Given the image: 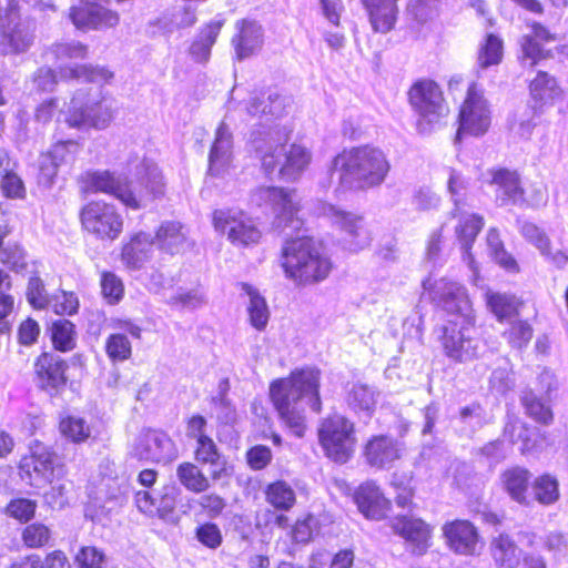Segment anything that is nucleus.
<instances>
[{
    "label": "nucleus",
    "mask_w": 568,
    "mask_h": 568,
    "mask_svg": "<svg viewBox=\"0 0 568 568\" xmlns=\"http://www.w3.org/2000/svg\"><path fill=\"white\" fill-rule=\"evenodd\" d=\"M320 374L314 367H304L270 385V397L275 409L285 426L297 437H303L306 428L304 403L315 413L321 412Z\"/></svg>",
    "instance_id": "obj_1"
},
{
    "label": "nucleus",
    "mask_w": 568,
    "mask_h": 568,
    "mask_svg": "<svg viewBox=\"0 0 568 568\" xmlns=\"http://www.w3.org/2000/svg\"><path fill=\"white\" fill-rule=\"evenodd\" d=\"M136 181H128L109 171L90 175V185L98 192L111 194L131 210H141L165 194V181L159 166L143 159L135 165Z\"/></svg>",
    "instance_id": "obj_2"
},
{
    "label": "nucleus",
    "mask_w": 568,
    "mask_h": 568,
    "mask_svg": "<svg viewBox=\"0 0 568 568\" xmlns=\"http://www.w3.org/2000/svg\"><path fill=\"white\" fill-rule=\"evenodd\" d=\"M282 267L285 276L295 285L311 286L328 277L333 262L320 242L310 236H301L284 242Z\"/></svg>",
    "instance_id": "obj_3"
},
{
    "label": "nucleus",
    "mask_w": 568,
    "mask_h": 568,
    "mask_svg": "<svg viewBox=\"0 0 568 568\" xmlns=\"http://www.w3.org/2000/svg\"><path fill=\"white\" fill-rule=\"evenodd\" d=\"M331 170L339 173L343 185L364 190L379 186L386 180L390 164L381 149L364 145L337 154Z\"/></svg>",
    "instance_id": "obj_4"
},
{
    "label": "nucleus",
    "mask_w": 568,
    "mask_h": 568,
    "mask_svg": "<svg viewBox=\"0 0 568 568\" xmlns=\"http://www.w3.org/2000/svg\"><path fill=\"white\" fill-rule=\"evenodd\" d=\"M288 136L290 131L285 126H270L266 138L255 149L267 175L278 170L283 179L296 181L311 164L312 152L300 143H293L285 150Z\"/></svg>",
    "instance_id": "obj_5"
},
{
    "label": "nucleus",
    "mask_w": 568,
    "mask_h": 568,
    "mask_svg": "<svg viewBox=\"0 0 568 568\" xmlns=\"http://www.w3.org/2000/svg\"><path fill=\"white\" fill-rule=\"evenodd\" d=\"M24 0H0V52L17 55L29 51L36 40V21Z\"/></svg>",
    "instance_id": "obj_6"
},
{
    "label": "nucleus",
    "mask_w": 568,
    "mask_h": 568,
    "mask_svg": "<svg viewBox=\"0 0 568 568\" xmlns=\"http://www.w3.org/2000/svg\"><path fill=\"white\" fill-rule=\"evenodd\" d=\"M113 101L101 92L78 90L65 113V123L75 129H106L114 118Z\"/></svg>",
    "instance_id": "obj_7"
},
{
    "label": "nucleus",
    "mask_w": 568,
    "mask_h": 568,
    "mask_svg": "<svg viewBox=\"0 0 568 568\" xmlns=\"http://www.w3.org/2000/svg\"><path fill=\"white\" fill-rule=\"evenodd\" d=\"M318 439L329 459L345 464L355 452L354 423L339 414L328 416L320 425Z\"/></svg>",
    "instance_id": "obj_8"
},
{
    "label": "nucleus",
    "mask_w": 568,
    "mask_h": 568,
    "mask_svg": "<svg viewBox=\"0 0 568 568\" xmlns=\"http://www.w3.org/2000/svg\"><path fill=\"white\" fill-rule=\"evenodd\" d=\"M321 214L327 217L333 227L341 233V243L349 252H358L367 247L373 237L363 216L344 211L328 203L321 205Z\"/></svg>",
    "instance_id": "obj_9"
},
{
    "label": "nucleus",
    "mask_w": 568,
    "mask_h": 568,
    "mask_svg": "<svg viewBox=\"0 0 568 568\" xmlns=\"http://www.w3.org/2000/svg\"><path fill=\"white\" fill-rule=\"evenodd\" d=\"M80 219L83 229L101 241H114L123 231V216L113 204L103 201L89 202Z\"/></svg>",
    "instance_id": "obj_10"
},
{
    "label": "nucleus",
    "mask_w": 568,
    "mask_h": 568,
    "mask_svg": "<svg viewBox=\"0 0 568 568\" xmlns=\"http://www.w3.org/2000/svg\"><path fill=\"white\" fill-rule=\"evenodd\" d=\"M425 291H429L434 301L454 318L450 321L466 322L475 321L471 303L466 288L460 284L445 278L433 281L430 277L423 281Z\"/></svg>",
    "instance_id": "obj_11"
},
{
    "label": "nucleus",
    "mask_w": 568,
    "mask_h": 568,
    "mask_svg": "<svg viewBox=\"0 0 568 568\" xmlns=\"http://www.w3.org/2000/svg\"><path fill=\"white\" fill-rule=\"evenodd\" d=\"M294 195V192L281 187L261 186L253 192L252 202L257 206L268 205L273 209L277 229L296 231L302 227L303 221L297 216L298 207Z\"/></svg>",
    "instance_id": "obj_12"
},
{
    "label": "nucleus",
    "mask_w": 568,
    "mask_h": 568,
    "mask_svg": "<svg viewBox=\"0 0 568 568\" xmlns=\"http://www.w3.org/2000/svg\"><path fill=\"white\" fill-rule=\"evenodd\" d=\"M213 223L216 231L226 234L239 246L256 244L262 236L253 219L243 211L217 210L213 214Z\"/></svg>",
    "instance_id": "obj_13"
},
{
    "label": "nucleus",
    "mask_w": 568,
    "mask_h": 568,
    "mask_svg": "<svg viewBox=\"0 0 568 568\" xmlns=\"http://www.w3.org/2000/svg\"><path fill=\"white\" fill-rule=\"evenodd\" d=\"M475 321L470 323L447 321L442 328V345L445 354L453 361L467 362L476 357L478 343L470 333L474 329Z\"/></svg>",
    "instance_id": "obj_14"
},
{
    "label": "nucleus",
    "mask_w": 568,
    "mask_h": 568,
    "mask_svg": "<svg viewBox=\"0 0 568 568\" xmlns=\"http://www.w3.org/2000/svg\"><path fill=\"white\" fill-rule=\"evenodd\" d=\"M490 121V110L487 101L477 87L471 84L459 111L457 138H460L464 133L481 135L487 132Z\"/></svg>",
    "instance_id": "obj_15"
},
{
    "label": "nucleus",
    "mask_w": 568,
    "mask_h": 568,
    "mask_svg": "<svg viewBox=\"0 0 568 568\" xmlns=\"http://www.w3.org/2000/svg\"><path fill=\"white\" fill-rule=\"evenodd\" d=\"M408 94L413 109L429 124L438 122L448 112L439 87L432 80L416 82Z\"/></svg>",
    "instance_id": "obj_16"
},
{
    "label": "nucleus",
    "mask_w": 568,
    "mask_h": 568,
    "mask_svg": "<svg viewBox=\"0 0 568 568\" xmlns=\"http://www.w3.org/2000/svg\"><path fill=\"white\" fill-rule=\"evenodd\" d=\"M134 455L140 459L170 463L178 458L179 450L165 433L146 430L140 434L134 446Z\"/></svg>",
    "instance_id": "obj_17"
},
{
    "label": "nucleus",
    "mask_w": 568,
    "mask_h": 568,
    "mask_svg": "<svg viewBox=\"0 0 568 568\" xmlns=\"http://www.w3.org/2000/svg\"><path fill=\"white\" fill-rule=\"evenodd\" d=\"M54 454L40 444L31 449L29 456L20 462V476L23 480L34 487L49 483L53 475Z\"/></svg>",
    "instance_id": "obj_18"
},
{
    "label": "nucleus",
    "mask_w": 568,
    "mask_h": 568,
    "mask_svg": "<svg viewBox=\"0 0 568 568\" xmlns=\"http://www.w3.org/2000/svg\"><path fill=\"white\" fill-rule=\"evenodd\" d=\"M67 362L54 353L44 352L33 363L34 381L47 392H58L67 384Z\"/></svg>",
    "instance_id": "obj_19"
},
{
    "label": "nucleus",
    "mask_w": 568,
    "mask_h": 568,
    "mask_svg": "<svg viewBox=\"0 0 568 568\" xmlns=\"http://www.w3.org/2000/svg\"><path fill=\"white\" fill-rule=\"evenodd\" d=\"M405 452L403 443L387 435H376L367 440L363 456L371 467L388 469L402 458Z\"/></svg>",
    "instance_id": "obj_20"
},
{
    "label": "nucleus",
    "mask_w": 568,
    "mask_h": 568,
    "mask_svg": "<svg viewBox=\"0 0 568 568\" xmlns=\"http://www.w3.org/2000/svg\"><path fill=\"white\" fill-rule=\"evenodd\" d=\"M458 225L456 226V235L463 250V260L468 264L473 272L471 281L475 285H478L479 270L474 260L470 248L475 242L478 233L484 226V220L478 214H468L462 211V207L457 212Z\"/></svg>",
    "instance_id": "obj_21"
},
{
    "label": "nucleus",
    "mask_w": 568,
    "mask_h": 568,
    "mask_svg": "<svg viewBox=\"0 0 568 568\" xmlns=\"http://www.w3.org/2000/svg\"><path fill=\"white\" fill-rule=\"evenodd\" d=\"M233 162V134L223 121L215 131V138L209 153V173L223 175L231 169Z\"/></svg>",
    "instance_id": "obj_22"
},
{
    "label": "nucleus",
    "mask_w": 568,
    "mask_h": 568,
    "mask_svg": "<svg viewBox=\"0 0 568 568\" xmlns=\"http://www.w3.org/2000/svg\"><path fill=\"white\" fill-rule=\"evenodd\" d=\"M395 534L403 537L412 547L413 552L423 555L429 547L432 528L419 518L397 516L390 525Z\"/></svg>",
    "instance_id": "obj_23"
},
{
    "label": "nucleus",
    "mask_w": 568,
    "mask_h": 568,
    "mask_svg": "<svg viewBox=\"0 0 568 568\" xmlns=\"http://www.w3.org/2000/svg\"><path fill=\"white\" fill-rule=\"evenodd\" d=\"M235 30L231 42L239 60L247 59L262 49L264 32L260 23L247 19L239 20Z\"/></svg>",
    "instance_id": "obj_24"
},
{
    "label": "nucleus",
    "mask_w": 568,
    "mask_h": 568,
    "mask_svg": "<svg viewBox=\"0 0 568 568\" xmlns=\"http://www.w3.org/2000/svg\"><path fill=\"white\" fill-rule=\"evenodd\" d=\"M446 542L458 555H475L479 542L477 528L468 520H454L443 527Z\"/></svg>",
    "instance_id": "obj_25"
},
{
    "label": "nucleus",
    "mask_w": 568,
    "mask_h": 568,
    "mask_svg": "<svg viewBox=\"0 0 568 568\" xmlns=\"http://www.w3.org/2000/svg\"><path fill=\"white\" fill-rule=\"evenodd\" d=\"M71 21L78 29H102L111 28L119 23V16L99 2L72 7L69 14Z\"/></svg>",
    "instance_id": "obj_26"
},
{
    "label": "nucleus",
    "mask_w": 568,
    "mask_h": 568,
    "mask_svg": "<svg viewBox=\"0 0 568 568\" xmlns=\"http://www.w3.org/2000/svg\"><path fill=\"white\" fill-rule=\"evenodd\" d=\"M355 501L359 511L373 520L383 519L389 508V501L374 481H366L358 487Z\"/></svg>",
    "instance_id": "obj_27"
},
{
    "label": "nucleus",
    "mask_w": 568,
    "mask_h": 568,
    "mask_svg": "<svg viewBox=\"0 0 568 568\" xmlns=\"http://www.w3.org/2000/svg\"><path fill=\"white\" fill-rule=\"evenodd\" d=\"M154 237L145 232L131 235L122 246L121 261L130 270H140L153 254Z\"/></svg>",
    "instance_id": "obj_28"
},
{
    "label": "nucleus",
    "mask_w": 568,
    "mask_h": 568,
    "mask_svg": "<svg viewBox=\"0 0 568 568\" xmlns=\"http://www.w3.org/2000/svg\"><path fill=\"white\" fill-rule=\"evenodd\" d=\"M362 2L375 32L387 33L394 29L398 16V0H362Z\"/></svg>",
    "instance_id": "obj_29"
},
{
    "label": "nucleus",
    "mask_w": 568,
    "mask_h": 568,
    "mask_svg": "<svg viewBox=\"0 0 568 568\" xmlns=\"http://www.w3.org/2000/svg\"><path fill=\"white\" fill-rule=\"evenodd\" d=\"M490 183L496 186V199L501 205L519 204L525 201L524 190L516 171L495 170L491 172Z\"/></svg>",
    "instance_id": "obj_30"
},
{
    "label": "nucleus",
    "mask_w": 568,
    "mask_h": 568,
    "mask_svg": "<svg viewBox=\"0 0 568 568\" xmlns=\"http://www.w3.org/2000/svg\"><path fill=\"white\" fill-rule=\"evenodd\" d=\"M489 554L497 567L516 568L520 560L521 549L510 535L500 532L491 538Z\"/></svg>",
    "instance_id": "obj_31"
},
{
    "label": "nucleus",
    "mask_w": 568,
    "mask_h": 568,
    "mask_svg": "<svg viewBox=\"0 0 568 568\" xmlns=\"http://www.w3.org/2000/svg\"><path fill=\"white\" fill-rule=\"evenodd\" d=\"M530 478V473L521 467L509 468L500 475L504 490L513 500L526 506L530 503L528 498Z\"/></svg>",
    "instance_id": "obj_32"
},
{
    "label": "nucleus",
    "mask_w": 568,
    "mask_h": 568,
    "mask_svg": "<svg viewBox=\"0 0 568 568\" xmlns=\"http://www.w3.org/2000/svg\"><path fill=\"white\" fill-rule=\"evenodd\" d=\"M379 393L367 384H355L347 395V404L356 414L371 418L373 415Z\"/></svg>",
    "instance_id": "obj_33"
},
{
    "label": "nucleus",
    "mask_w": 568,
    "mask_h": 568,
    "mask_svg": "<svg viewBox=\"0 0 568 568\" xmlns=\"http://www.w3.org/2000/svg\"><path fill=\"white\" fill-rule=\"evenodd\" d=\"M155 240L161 250L171 254L181 252L187 245L186 234L178 222L163 223L156 231Z\"/></svg>",
    "instance_id": "obj_34"
},
{
    "label": "nucleus",
    "mask_w": 568,
    "mask_h": 568,
    "mask_svg": "<svg viewBox=\"0 0 568 568\" xmlns=\"http://www.w3.org/2000/svg\"><path fill=\"white\" fill-rule=\"evenodd\" d=\"M245 110L250 118L264 116L265 122H268L271 116H280L284 112V98L277 93H270L266 99L254 97L247 102Z\"/></svg>",
    "instance_id": "obj_35"
},
{
    "label": "nucleus",
    "mask_w": 568,
    "mask_h": 568,
    "mask_svg": "<svg viewBox=\"0 0 568 568\" xmlns=\"http://www.w3.org/2000/svg\"><path fill=\"white\" fill-rule=\"evenodd\" d=\"M113 77L112 72L105 68L91 64H75L62 67L59 71L61 80H82L88 82L103 83Z\"/></svg>",
    "instance_id": "obj_36"
},
{
    "label": "nucleus",
    "mask_w": 568,
    "mask_h": 568,
    "mask_svg": "<svg viewBox=\"0 0 568 568\" xmlns=\"http://www.w3.org/2000/svg\"><path fill=\"white\" fill-rule=\"evenodd\" d=\"M223 27V21L216 20L210 22L203 28L197 39L192 43L190 52L199 62H206L211 54V48L216 41L217 36Z\"/></svg>",
    "instance_id": "obj_37"
},
{
    "label": "nucleus",
    "mask_w": 568,
    "mask_h": 568,
    "mask_svg": "<svg viewBox=\"0 0 568 568\" xmlns=\"http://www.w3.org/2000/svg\"><path fill=\"white\" fill-rule=\"evenodd\" d=\"M195 459L200 464H209L212 467V479L221 478L224 471V463L221 462V454L211 437L196 442Z\"/></svg>",
    "instance_id": "obj_38"
},
{
    "label": "nucleus",
    "mask_w": 568,
    "mask_h": 568,
    "mask_svg": "<svg viewBox=\"0 0 568 568\" xmlns=\"http://www.w3.org/2000/svg\"><path fill=\"white\" fill-rule=\"evenodd\" d=\"M243 290L248 296L247 313L253 327L262 331L267 325L270 311L265 298L251 285L243 284Z\"/></svg>",
    "instance_id": "obj_39"
},
{
    "label": "nucleus",
    "mask_w": 568,
    "mask_h": 568,
    "mask_svg": "<svg viewBox=\"0 0 568 568\" xmlns=\"http://www.w3.org/2000/svg\"><path fill=\"white\" fill-rule=\"evenodd\" d=\"M181 485L192 493H203L210 488V479L193 463H181L176 468Z\"/></svg>",
    "instance_id": "obj_40"
},
{
    "label": "nucleus",
    "mask_w": 568,
    "mask_h": 568,
    "mask_svg": "<svg viewBox=\"0 0 568 568\" xmlns=\"http://www.w3.org/2000/svg\"><path fill=\"white\" fill-rule=\"evenodd\" d=\"M265 495L267 503L280 510H290L296 501L294 489L284 480H277L270 484L266 488Z\"/></svg>",
    "instance_id": "obj_41"
},
{
    "label": "nucleus",
    "mask_w": 568,
    "mask_h": 568,
    "mask_svg": "<svg viewBox=\"0 0 568 568\" xmlns=\"http://www.w3.org/2000/svg\"><path fill=\"white\" fill-rule=\"evenodd\" d=\"M529 89L531 97L542 103L560 95V88L556 79L544 71H539L531 80Z\"/></svg>",
    "instance_id": "obj_42"
},
{
    "label": "nucleus",
    "mask_w": 568,
    "mask_h": 568,
    "mask_svg": "<svg viewBox=\"0 0 568 568\" xmlns=\"http://www.w3.org/2000/svg\"><path fill=\"white\" fill-rule=\"evenodd\" d=\"M51 338L55 349L69 352L75 347V326L68 320H59L52 324Z\"/></svg>",
    "instance_id": "obj_43"
},
{
    "label": "nucleus",
    "mask_w": 568,
    "mask_h": 568,
    "mask_svg": "<svg viewBox=\"0 0 568 568\" xmlns=\"http://www.w3.org/2000/svg\"><path fill=\"white\" fill-rule=\"evenodd\" d=\"M486 302L489 310L499 321L514 316L519 306L515 296L501 293L487 292Z\"/></svg>",
    "instance_id": "obj_44"
},
{
    "label": "nucleus",
    "mask_w": 568,
    "mask_h": 568,
    "mask_svg": "<svg viewBox=\"0 0 568 568\" xmlns=\"http://www.w3.org/2000/svg\"><path fill=\"white\" fill-rule=\"evenodd\" d=\"M531 487L535 499L541 505H551L559 498L558 481L548 474L537 477Z\"/></svg>",
    "instance_id": "obj_45"
},
{
    "label": "nucleus",
    "mask_w": 568,
    "mask_h": 568,
    "mask_svg": "<svg viewBox=\"0 0 568 568\" xmlns=\"http://www.w3.org/2000/svg\"><path fill=\"white\" fill-rule=\"evenodd\" d=\"M486 241L489 254L501 267L507 271H517V262L504 248L499 232L496 229L488 230Z\"/></svg>",
    "instance_id": "obj_46"
},
{
    "label": "nucleus",
    "mask_w": 568,
    "mask_h": 568,
    "mask_svg": "<svg viewBox=\"0 0 568 568\" xmlns=\"http://www.w3.org/2000/svg\"><path fill=\"white\" fill-rule=\"evenodd\" d=\"M60 430L73 443L85 442L91 435V428L87 420L78 416H68L61 419Z\"/></svg>",
    "instance_id": "obj_47"
},
{
    "label": "nucleus",
    "mask_w": 568,
    "mask_h": 568,
    "mask_svg": "<svg viewBox=\"0 0 568 568\" xmlns=\"http://www.w3.org/2000/svg\"><path fill=\"white\" fill-rule=\"evenodd\" d=\"M27 300L36 310L49 308L52 295L47 292L44 282L38 276L32 275L28 281Z\"/></svg>",
    "instance_id": "obj_48"
},
{
    "label": "nucleus",
    "mask_w": 568,
    "mask_h": 568,
    "mask_svg": "<svg viewBox=\"0 0 568 568\" xmlns=\"http://www.w3.org/2000/svg\"><path fill=\"white\" fill-rule=\"evenodd\" d=\"M503 58V41L494 36L489 34L486 38L485 43L480 47L478 53V64L480 68L486 69L490 65L498 64Z\"/></svg>",
    "instance_id": "obj_49"
},
{
    "label": "nucleus",
    "mask_w": 568,
    "mask_h": 568,
    "mask_svg": "<svg viewBox=\"0 0 568 568\" xmlns=\"http://www.w3.org/2000/svg\"><path fill=\"white\" fill-rule=\"evenodd\" d=\"M230 384L227 379H222L219 383V393L212 398V404L219 412V419L224 423H233L236 419V410L231 399L227 398Z\"/></svg>",
    "instance_id": "obj_50"
},
{
    "label": "nucleus",
    "mask_w": 568,
    "mask_h": 568,
    "mask_svg": "<svg viewBox=\"0 0 568 568\" xmlns=\"http://www.w3.org/2000/svg\"><path fill=\"white\" fill-rule=\"evenodd\" d=\"M520 234L531 243L544 256H550V240L539 226L531 222H521Z\"/></svg>",
    "instance_id": "obj_51"
},
{
    "label": "nucleus",
    "mask_w": 568,
    "mask_h": 568,
    "mask_svg": "<svg viewBox=\"0 0 568 568\" xmlns=\"http://www.w3.org/2000/svg\"><path fill=\"white\" fill-rule=\"evenodd\" d=\"M52 537L51 529L42 523H33L22 530V540L28 548L47 546Z\"/></svg>",
    "instance_id": "obj_52"
},
{
    "label": "nucleus",
    "mask_w": 568,
    "mask_h": 568,
    "mask_svg": "<svg viewBox=\"0 0 568 568\" xmlns=\"http://www.w3.org/2000/svg\"><path fill=\"white\" fill-rule=\"evenodd\" d=\"M521 402L526 408V413L535 420L546 425L551 423L552 413L549 406L538 399L532 392H525Z\"/></svg>",
    "instance_id": "obj_53"
},
{
    "label": "nucleus",
    "mask_w": 568,
    "mask_h": 568,
    "mask_svg": "<svg viewBox=\"0 0 568 568\" xmlns=\"http://www.w3.org/2000/svg\"><path fill=\"white\" fill-rule=\"evenodd\" d=\"M58 315H73L79 310V300L73 292L58 291L52 294L50 306Z\"/></svg>",
    "instance_id": "obj_54"
},
{
    "label": "nucleus",
    "mask_w": 568,
    "mask_h": 568,
    "mask_svg": "<svg viewBox=\"0 0 568 568\" xmlns=\"http://www.w3.org/2000/svg\"><path fill=\"white\" fill-rule=\"evenodd\" d=\"M101 291L108 303L115 304L123 297L124 285L114 273L103 272L101 275Z\"/></svg>",
    "instance_id": "obj_55"
},
{
    "label": "nucleus",
    "mask_w": 568,
    "mask_h": 568,
    "mask_svg": "<svg viewBox=\"0 0 568 568\" xmlns=\"http://www.w3.org/2000/svg\"><path fill=\"white\" fill-rule=\"evenodd\" d=\"M504 336L514 348L520 349L530 342L532 328L525 321H516L511 323L510 328L504 333Z\"/></svg>",
    "instance_id": "obj_56"
},
{
    "label": "nucleus",
    "mask_w": 568,
    "mask_h": 568,
    "mask_svg": "<svg viewBox=\"0 0 568 568\" xmlns=\"http://www.w3.org/2000/svg\"><path fill=\"white\" fill-rule=\"evenodd\" d=\"M74 559L79 568H104L106 564L104 552L93 546L82 547Z\"/></svg>",
    "instance_id": "obj_57"
},
{
    "label": "nucleus",
    "mask_w": 568,
    "mask_h": 568,
    "mask_svg": "<svg viewBox=\"0 0 568 568\" xmlns=\"http://www.w3.org/2000/svg\"><path fill=\"white\" fill-rule=\"evenodd\" d=\"M105 351L112 361H125L131 355V343L125 335L113 334L106 339Z\"/></svg>",
    "instance_id": "obj_58"
},
{
    "label": "nucleus",
    "mask_w": 568,
    "mask_h": 568,
    "mask_svg": "<svg viewBox=\"0 0 568 568\" xmlns=\"http://www.w3.org/2000/svg\"><path fill=\"white\" fill-rule=\"evenodd\" d=\"M79 145L72 140L55 143L48 152V160L55 162L59 166L71 163L78 152Z\"/></svg>",
    "instance_id": "obj_59"
},
{
    "label": "nucleus",
    "mask_w": 568,
    "mask_h": 568,
    "mask_svg": "<svg viewBox=\"0 0 568 568\" xmlns=\"http://www.w3.org/2000/svg\"><path fill=\"white\" fill-rule=\"evenodd\" d=\"M490 388L498 394H506L515 386L513 372L506 364L494 369L489 379Z\"/></svg>",
    "instance_id": "obj_60"
},
{
    "label": "nucleus",
    "mask_w": 568,
    "mask_h": 568,
    "mask_svg": "<svg viewBox=\"0 0 568 568\" xmlns=\"http://www.w3.org/2000/svg\"><path fill=\"white\" fill-rule=\"evenodd\" d=\"M467 187V182L462 175V173L457 172L454 169H449V176L447 181V190L454 201L455 209L452 212L453 216H457V212L462 207V200L464 191Z\"/></svg>",
    "instance_id": "obj_61"
},
{
    "label": "nucleus",
    "mask_w": 568,
    "mask_h": 568,
    "mask_svg": "<svg viewBox=\"0 0 568 568\" xmlns=\"http://www.w3.org/2000/svg\"><path fill=\"white\" fill-rule=\"evenodd\" d=\"M52 53L59 60L83 59L87 57L88 49L78 41L55 43L52 47Z\"/></svg>",
    "instance_id": "obj_62"
},
{
    "label": "nucleus",
    "mask_w": 568,
    "mask_h": 568,
    "mask_svg": "<svg viewBox=\"0 0 568 568\" xmlns=\"http://www.w3.org/2000/svg\"><path fill=\"white\" fill-rule=\"evenodd\" d=\"M36 501L27 498L11 500L7 507L9 515L20 521H28L34 516Z\"/></svg>",
    "instance_id": "obj_63"
},
{
    "label": "nucleus",
    "mask_w": 568,
    "mask_h": 568,
    "mask_svg": "<svg viewBox=\"0 0 568 568\" xmlns=\"http://www.w3.org/2000/svg\"><path fill=\"white\" fill-rule=\"evenodd\" d=\"M1 189L7 197L23 199L26 196L24 184L14 170L1 176Z\"/></svg>",
    "instance_id": "obj_64"
}]
</instances>
